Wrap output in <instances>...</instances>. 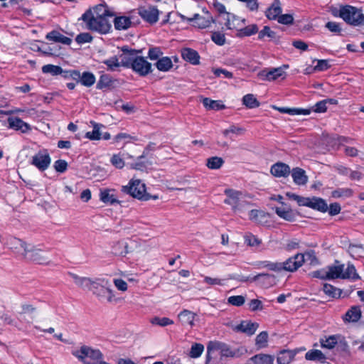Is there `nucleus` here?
<instances>
[{
    "instance_id": "f257e3e1",
    "label": "nucleus",
    "mask_w": 364,
    "mask_h": 364,
    "mask_svg": "<svg viewBox=\"0 0 364 364\" xmlns=\"http://www.w3.org/2000/svg\"><path fill=\"white\" fill-rule=\"evenodd\" d=\"M114 14L107 6L99 4L88 9L82 16L88 30L100 34H107L112 28V21Z\"/></svg>"
},
{
    "instance_id": "f03ea898",
    "label": "nucleus",
    "mask_w": 364,
    "mask_h": 364,
    "mask_svg": "<svg viewBox=\"0 0 364 364\" xmlns=\"http://www.w3.org/2000/svg\"><path fill=\"white\" fill-rule=\"evenodd\" d=\"M225 194L227 196L224 200L225 203L231 205L233 212L241 218L249 213L253 207V204L248 200V197L240 191L226 189Z\"/></svg>"
},
{
    "instance_id": "7ed1b4c3",
    "label": "nucleus",
    "mask_w": 364,
    "mask_h": 364,
    "mask_svg": "<svg viewBox=\"0 0 364 364\" xmlns=\"http://www.w3.org/2000/svg\"><path fill=\"white\" fill-rule=\"evenodd\" d=\"M344 264H340L338 261H336L335 264L327 267V278L328 279H351L356 280L360 279V276L356 272V269L353 264H348L346 270H344ZM326 276V274H325Z\"/></svg>"
},
{
    "instance_id": "20e7f679",
    "label": "nucleus",
    "mask_w": 364,
    "mask_h": 364,
    "mask_svg": "<svg viewBox=\"0 0 364 364\" xmlns=\"http://www.w3.org/2000/svg\"><path fill=\"white\" fill-rule=\"evenodd\" d=\"M72 354L83 364H109L102 360L103 355L100 350L87 346H82L79 349L73 350Z\"/></svg>"
},
{
    "instance_id": "39448f33",
    "label": "nucleus",
    "mask_w": 364,
    "mask_h": 364,
    "mask_svg": "<svg viewBox=\"0 0 364 364\" xmlns=\"http://www.w3.org/2000/svg\"><path fill=\"white\" fill-rule=\"evenodd\" d=\"M122 191L139 200H149L152 198L149 193H146L145 184L139 179H131L127 186L122 187ZM153 198L156 199L158 197L155 196Z\"/></svg>"
},
{
    "instance_id": "423d86ee",
    "label": "nucleus",
    "mask_w": 364,
    "mask_h": 364,
    "mask_svg": "<svg viewBox=\"0 0 364 364\" xmlns=\"http://www.w3.org/2000/svg\"><path fill=\"white\" fill-rule=\"evenodd\" d=\"M339 16L349 24L364 25V14L356 7L349 5L342 6L339 10Z\"/></svg>"
},
{
    "instance_id": "0eeeda50",
    "label": "nucleus",
    "mask_w": 364,
    "mask_h": 364,
    "mask_svg": "<svg viewBox=\"0 0 364 364\" xmlns=\"http://www.w3.org/2000/svg\"><path fill=\"white\" fill-rule=\"evenodd\" d=\"M90 291L100 301L106 299L109 304L117 303L119 301V299L116 298L114 291L111 288L101 285L96 281H94L91 288H90Z\"/></svg>"
},
{
    "instance_id": "6e6552de",
    "label": "nucleus",
    "mask_w": 364,
    "mask_h": 364,
    "mask_svg": "<svg viewBox=\"0 0 364 364\" xmlns=\"http://www.w3.org/2000/svg\"><path fill=\"white\" fill-rule=\"evenodd\" d=\"M23 259L38 264H48L50 262L47 253L30 244L24 252Z\"/></svg>"
},
{
    "instance_id": "1a4fd4ad",
    "label": "nucleus",
    "mask_w": 364,
    "mask_h": 364,
    "mask_svg": "<svg viewBox=\"0 0 364 364\" xmlns=\"http://www.w3.org/2000/svg\"><path fill=\"white\" fill-rule=\"evenodd\" d=\"M207 362L212 358V355L218 353L222 357H234L235 353L230 347L220 341H210L207 346Z\"/></svg>"
},
{
    "instance_id": "9d476101",
    "label": "nucleus",
    "mask_w": 364,
    "mask_h": 364,
    "mask_svg": "<svg viewBox=\"0 0 364 364\" xmlns=\"http://www.w3.org/2000/svg\"><path fill=\"white\" fill-rule=\"evenodd\" d=\"M51 159L48 150L43 149L38 151L32 157L31 164L38 170L43 171L50 166Z\"/></svg>"
},
{
    "instance_id": "9b49d317",
    "label": "nucleus",
    "mask_w": 364,
    "mask_h": 364,
    "mask_svg": "<svg viewBox=\"0 0 364 364\" xmlns=\"http://www.w3.org/2000/svg\"><path fill=\"white\" fill-rule=\"evenodd\" d=\"M241 282H256L257 284L264 287H269L276 284V277L273 274L261 273L255 275L252 278L242 277L240 279Z\"/></svg>"
},
{
    "instance_id": "f8f14e48",
    "label": "nucleus",
    "mask_w": 364,
    "mask_h": 364,
    "mask_svg": "<svg viewBox=\"0 0 364 364\" xmlns=\"http://www.w3.org/2000/svg\"><path fill=\"white\" fill-rule=\"evenodd\" d=\"M138 14L145 21L154 24L159 20V11L154 6H141L138 9Z\"/></svg>"
},
{
    "instance_id": "ddd939ff",
    "label": "nucleus",
    "mask_w": 364,
    "mask_h": 364,
    "mask_svg": "<svg viewBox=\"0 0 364 364\" xmlns=\"http://www.w3.org/2000/svg\"><path fill=\"white\" fill-rule=\"evenodd\" d=\"M132 68L141 76H146L152 71L151 64L138 55L134 58Z\"/></svg>"
},
{
    "instance_id": "4468645a",
    "label": "nucleus",
    "mask_w": 364,
    "mask_h": 364,
    "mask_svg": "<svg viewBox=\"0 0 364 364\" xmlns=\"http://www.w3.org/2000/svg\"><path fill=\"white\" fill-rule=\"evenodd\" d=\"M287 68L288 65H284L283 67L272 68L270 70H263L260 71L257 75L263 80H276L280 77H284V68Z\"/></svg>"
},
{
    "instance_id": "2eb2a0df",
    "label": "nucleus",
    "mask_w": 364,
    "mask_h": 364,
    "mask_svg": "<svg viewBox=\"0 0 364 364\" xmlns=\"http://www.w3.org/2000/svg\"><path fill=\"white\" fill-rule=\"evenodd\" d=\"M122 50V53L119 57L120 66L132 68L134 58H136L138 53H141V50H129L127 48H123Z\"/></svg>"
},
{
    "instance_id": "dca6fc26",
    "label": "nucleus",
    "mask_w": 364,
    "mask_h": 364,
    "mask_svg": "<svg viewBox=\"0 0 364 364\" xmlns=\"http://www.w3.org/2000/svg\"><path fill=\"white\" fill-rule=\"evenodd\" d=\"M29 245L17 237H11L8 241V245L12 252L22 257H23L24 252H26Z\"/></svg>"
},
{
    "instance_id": "f3484780",
    "label": "nucleus",
    "mask_w": 364,
    "mask_h": 364,
    "mask_svg": "<svg viewBox=\"0 0 364 364\" xmlns=\"http://www.w3.org/2000/svg\"><path fill=\"white\" fill-rule=\"evenodd\" d=\"M304 263V257L302 254H297L282 262L284 270L287 272L296 271Z\"/></svg>"
},
{
    "instance_id": "a211bd4d",
    "label": "nucleus",
    "mask_w": 364,
    "mask_h": 364,
    "mask_svg": "<svg viewBox=\"0 0 364 364\" xmlns=\"http://www.w3.org/2000/svg\"><path fill=\"white\" fill-rule=\"evenodd\" d=\"M7 122L9 128L21 131L22 133H26L31 130L30 125L17 117H9Z\"/></svg>"
},
{
    "instance_id": "6ab92c4d",
    "label": "nucleus",
    "mask_w": 364,
    "mask_h": 364,
    "mask_svg": "<svg viewBox=\"0 0 364 364\" xmlns=\"http://www.w3.org/2000/svg\"><path fill=\"white\" fill-rule=\"evenodd\" d=\"M271 173L275 177H287L290 173V167L282 162H277L271 167Z\"/></svg>"
},
{
    "instance_id": "aec40b11",
    "label": "nucleus",
    "mask_w": 364,
    "mask_h": 364,
    "mask_svg": "<svg viewBox=\"0 0 364 364\" xmlns=\"http://www.w3.org/2000/svg\"><path fill=\"white\" fill-rule=\"evenodd\" d=\"M259 327L257 323H253L250 321H242L239 325L235 326L233 329L236 331H241L249 336L253 335Z\"/></svg>"
},
{
    "instance_id": "412c9836",
    "label": "nucleus",
    "mask_w": 364,
    "mask_h": 364,
    "mask_svg": "<svg viewBox=\"0 0 364 364\" xmlns=\"http://www.w3.org/2000/svg\"><path fill=\"white\" fill-rule=\"evenodd\" d=\"M191 20L194 22V26L198 28H208L212 23L215 21L213 17L208 14V12H206L205 16L196 14L194 18Z\"/></svg>"
},
{
    "instance_id": "4be33fe9",
    "label": "nucleus",
    "mask_w": 364,
    "mask_h": 364,
    "mask_svg": "<svg viewBox=\"0 0 364 364\" xmlns=\"http://www.w3.org/2000/svg\"><path fill=\"white\" fill-rule=\"evenodd\" d=\"M113 250L114 251V254L125 257L129 253L133 251L132 247L130 246L129 242L125 241H117L113 245Z\"/></svg>"
},
{
    "instance_id": "5701e85b",
    "label": "nucleus",
    "mask_w": 364,
    "mask_h": 364,
    "mask_svg": "<svg viewBox=\"0 0 364 364\" xmlns=\"http://www.w3.org/2000/svg\"><path fill=\"white\" fill-rule=\"evenodd\" d=\"M114 190L113 189H101L100 192V199L102 202L107 204L119 203V200H117L115 195L113 193Z\"/></svg>"
},
{
    "instance_id": "b1692460",
    "label": "nucleus",
    "mask_w": 364,
    "mask_h": 364,
    "mask_svg": "<svg viewBox=\"0 0 364 364\" xmlns=\"http://www.w3.org/2000/svg\"><path fill=\"white\" fill-rule=\"evenodd\" d=\"M183 58L193 65H198L200 56L197 51L191 48H183L181 50Z\"/></svg>"
},
{
    "instance_id": "393cba45",
    "label": "nucleus",
    "mask_w": 364,
    "mask_h": 364,
    "mask_svg": "<svg viewBox=\"0 0 364 364\" xmlns=\"http://www.w3.org/2000/svg\"><path fill=\"white\" fill-rule=\"evenodd\" d=\"M196 316V314L189 310H183L178 315V318L182 325H188L193 327Z\"/></svg>"
},
{
    "instance_id": "a878e982",
    "label": "nucleus",
    "mask_w": 364,
    "mask_h": 364,
    "mask_svg": "<svg viewBox=\"0 0 364 364\" xmlns=\"http://www.w3.org/2000/svg\"><path fill=\"white\" fill-rule=\"evenodd\" d=\"M362 316V311L359 306H352L343 316L346 322H357Z\"/></svg>"
},
{
    "instance_id": "bb28decb",
    "label": "nucleus",
    "mask_w": 364,
    "mask_h": 364,
    "mask_svg": "<svg viewBox=\"0 0 364 364\" xmlns=\"http://www.w3.org/2000/svg\"><path fill=\"white\" fill-rule=\"evenodd\" d=\"M225 26L228 29H237L243 26L245 23V19H240L233 14L227 13Z\"/></svg>"
},
{
    "instance_id": "cd10ccee",
    "label": "nucleus",
    "mask_w": 364,
    "mask_h": 364,
    "mask_svg": "<svg viewBox=\"0 0 364 364\" xmlns=\"http://www.w3.org/2000/svg\"><path fill=\"white\" fill-rule=\"evenodd\" d=\"M90 124H92L93 129L92 132H87L85 136L92 141L100 140L102 139V132L100 130L104 125L93 121H91Z\"/></svg>"
},
{
    "instance_id": "c85d7f7f",
    "label": "nucleus",
    "mask_w": 364,
    "mask_h": 364,
    "mask_svg": "<svg viewBox=\"0 0 364 364\" xmlns=\"http://www.w3.org/2000/svg\"><path fill=\"white\" fill-rule=\"evenodd\" d=\"M282 13L281 3L279 0H274L271 6L266 11V16L271 20L278 18Z\"/></svg>"
},
{
    "instance_id": "c756f323",
    "label": "nucleus",
    "mask_w": 364,
    "mask_h": 364,
    "mask_svg": "<svg viewBox=\"0 0 364 364\" xmlns=\"http://www.w3.org/2000/svg\"><path fill=\"white\" fill-rule=\"evenodd\" d=\"M70 276L72 277V279L74 281V283L81 287V288H87L90 290V288H91L94 281H92L91 279L79 276L76 274H70Z\"/></svg>"
},
{
    "instance_id": "7c9ffc66",
    "label": "nucleus",
    "mask_w": 364,
    "mask_h": 364,
    "mask_svg": "<svg viewBox=\"0 0 364 364\" xmlns=\"http://www.w3.org/2000/svg\"><path fill=\"white\" fill-rule=\"evenodd\" d=\"M291 176L294 183L298 185H304L307 182V176L305 174V171L300 168H293L291 171Z\"/></svg>"
},
{
    "instance_id": "2f4dec72",
    "label": "nucleus",
    "mask_w": 364,
    "mask_h": 364,
    "mask_svg": "<svg viewBox=\"0 0 364 364\" xmlns=\"http://www.w3.org/2000/svg\"><path fill=\"white\" fill-rule=\"evenodd\" d=\"M309 207L323 213L328 210L326 202L323 199L316 197L311 198Z\"/></svg>"
},
{
    "instance_id": "473e14b6",
    "label": "nucleus",
    "mask_w": 364,
    "mask_h": 364,
    "mask_svg": "<svg viewBox=\"0 0 364 364\" xmlns=\"http://www.w3.org/2000/svg\"><path fill=\"white\" fill-rule=\"evenodd\" d=\"M249 218L255 223H262L266 222L267 215L262 210L251 208L249 213Z\"/></svg>"
},
{
    "instance_id": "72a5a7b5",
    "label": "nucleus",
    "mask_w": 364,
    "mask_h": 364,
    "mask_svg": "<svg viewBox=\"0 0 364 364\" xmlns=\"http://www.w3.org/2000/svg\"><path fill=\"white\" fill-rule=\"evenodd\" d=\"M323 143L326 146L334 148L339 145L341 142L346 141L345 137H337L336 136H330L328 134H323L322 137Z\"/></svg>"
},
{
    "instance_id": "f704fd0d",
    "label": "nucleus",
    "mask_w": 364,
    "mask_h": 364,
    "mask_svg": "<svg viewBox=\"0 0 364 364\" xmlns=\"http://www.w3.org/2000/svg\"><path fill=\"white\" fill-rule=\"evenodd\" d=\"M273 108L278 110L282 113H287L291 115L295 114H304L307 115L311 113V109H296V108H287V107H277L276 106H273Z\"/></svg>"
},
{
    "instance_id": "c9c22d12",
    "label": "nucleus",
    "mask_w": 364,
    "mask_h": 364,
    "mask_svg": "<svg viewBox=\"0 0 364 364\" xmlns=\"http://www.w3.org/2000/svg\"><path fill=\"white\" fill-rule=\"evenodd\" d=\"M46 39L57 43H62L63 44H68V37L62 35L58 31H52L47 33Z\"/></svg>"
},
{
    "instance_id": "e433bc0d",
    "label": "nucleus",
    "mask_w": 364,
    "mask_h": 364,
    "mask_svg": "<svg viewBox=\"0 0 364 364\" xmlns=\"http://www.w3.org/2000/svg\"><path fill=\"white\" fill-rule=\"evenodd\" d=\"M173 63L168 57H162L156 63L157 69L162 72H167L173 68Z\"/></svg>"
},
{
    "instance_id": "4c0bfd02",
    "label": "nucleus",
    "mask_w": 364,
    "mask_h": 364,
    "mask_svg": "<svg viewBox=\"0 0 364 364\" xmlns=\"http://www.w3.org/2000/svg\"><path fill=\"white\" fill-rule=\"evenodd\" d=\"M114 25L117 30H125L130 27L132 21L127 16L116 17L114 19Z\"/></svg>"
},
{
    "instance_id": "58836bf2",
    "label": "nucleus",
    "mask_w": 364,
    "mask_h": 364,
    "mask_svg": "<svg viewBox=\"0 0 364 364\" xmlns=\"http://www.w3.org/2000/svg\"><path fill=\"white\" fill-rule=\"evenodd\" d=\"M305 358L308 360L319 361L321 363H324L326 359V356L319 350L308 351Z\"/></svg>"
},
{
    "instance_id": "ea45409f",
    "label": "nucleus",
    "mask_w": 364,
    "mask_h": 364,
    "mask_svg": "<svg viewBox=\"0 0 364 364\" xmlns=\"http://www.w3.org/2000/svg\"><path fill=\"white\" fill-rule=\"evenodd\" d=\"M203 104L208 109L220 110L225 107L221 101L213 100L207 97L203 99Z\"/></svg>"
},
{
    "instance_id": "a19ab883",
    "label": "nucleus",
    "mask_w": 364,
    "mask_h": 364,
    "mask_svg": "<svg viewBox=\"0 0 364 364\" xmlns=\"http://www.w3.org/2000/svg\"><path fill=\"white\" fill-rule=\"evenodd\" d=\"M224 164V160L219 156H212L206 160V166L209 169H219Z\"/></svg>"
},
{
    "instance_id": "79ce46f5",
    "label": "nucleus",
    "mask_w": 364,
    "mask_h": 364,
    "mask_svg": "<svg viewBox=\"0 0 364 364\" xmlns=\"http://www.w3.org/2000/svg\"><path fill=\"white\" fill-rule=\"evenodd\" d=\"M257 31H258V28H257V25L252 24V25L246 26L243 28L238 29L236 36L240 38L245 37V36H250L252 34L257 33Z\"/></svg>"
},
{
    "instance_id": "37998d69",
    "label": "nucleus",
    "mask_w": 364,
    "mask_h": 364,
    "mask_svg": "<svg viewBox=\"0 0 364 364\" xmlns=\"http://www.w3.org/2000/svg\"><path fill=\"white\" fill-rule=\"evenodd\" d=\"M294 353L290 350H282L277 357L278 364H289L294 358Z\"/></svg>"
},
{
    "instance_id": "c03bdc74",
    "label": "nucleus",
    "mask_w": 364,
    "mask_h": 364,
    "mask_svg": "<svg viewBox=\"0 0 364 364\" xmlns=\"http://www.w3.org/2000/svg\"><path fill=\"white\" fill-rule=\"evenodd\" d=\"M242 104L248 108L252 109L259 106V101L252 94H247L242 98Z\"/></svg>"
},
{
    "instance_id": "a18cd8bd",
    "label": "nucleus",
    "mask_w": 364,
    "mask_h": 364,
    "mask_svg": "<svg viewBox=\"0 0 364 364\" xmlns=\"http://www.w3.org/2000/svg\"><path fill=\"white\" fill-rule=\"evenodd\" d=\"M244 240L247 245L252 247H257L262 244V240L250 232L245 235Z\"/></svg>"
},
{
    "instance_id": "49530a36",
    "label": "nucleus",
    "mask_w": 364,
    "mask_h": 364,
    "mask_svg": "<svg viewBox=\"0 0 364 364\" xmlns=\"http://www.w3.org/2000/svg\"><path fill=\"white\" fill-rule=\"evenodd\" d=\"M255 364H273V357L265 355L259 354L257 355L252 358Z\"/></svg>"
},
{
    "instance_id": "de8ad7c7",
    "label": "nucleus",
    "mask_w": 364,
    "mask_h": 364,
    "mask_svg": "<svg viewBox=\"0 0 364 364\" xmlns=\"http://www.w3.org/2000/svg\"><path fill=\"white\" fill-rule=\"evenodd\" d=\"M276 213L282 218L291 221L294 220V214L290 209H285L284 208H276Z\"/></svg>"
},
{
    "instance_id": "09e8293b",
    "label": "nucleus",
    "mask_w": 364,
    "mask_h": 364,
    "mask_svg": "<svg viewBox=\"0 0 364 364\" xmlns=\"http://www.w3.org/2000/svg\"><path fill=\"white\" fill-rule=\"evenodd\" d=\"M110 163L117 168L122 169L125 166L124 160L121 154H115L110 158Z\"/></svg>"
},
{
    "instance_id": "8fccbe9b",
    "label": "nucleus",
    "mask_w": 364,
    "mask_h": 364,
    "mask_svg": "<svg viewBox=\"0 0 364 364\" xmlns=\"http://www.w3.org/2000/svg\"><path fill=\"white\" fill-rule=\"evenodd\" d=\"M348 252L352 257H363L364 247L362 245H350Z\"/></svg>"
},
{
    "instance_id": "3c124183",
    "label": "nucleus",
    "mask_w": 364,
    "mask_h": 364,
    "mask_svg": "<svg viewBox=\"0 0 364 364\" xmlns=\"http://www.w3.org/2000/svg\"><path fill=\"white\" fill-rule=\"evenodd\" d=\"M268 333L267 331H262L258 334L255 339V344L259 348L267 346Z\"/></svg>"
},
{
    "instance_id": "603ef678",
    "label": "nucleus",
    "mask_w": 364,
    "mask_h": 364,
    "mask_svg": "<svg viewBox=\"0 0 364 364\" xmlns=\"http://www.w3.org/2000/svg\"><path fill=\"white\" fill-rule=\"evenodd\" d=\"M42 72L43 73H50L52 75H58L63 73V70L60 66L48 64L43 66Z\"/></svg>"
},
{
    "instance_id": "864d4df0",
    "label": "nucleus",
    "mask_w": 364,
    "mask_h": 364,
    "mask_svg": "<svg viewBox=\"0 0 364 364\" xmlns=\"http://www.w3.org/2000/svg\"><path fill=\"white\" fill-rule=\"evenodd\" d=\"M204 350L203 345L200 343H194L189 352V356L192 358H197L200 356Z\"/></svg>"
},
{
    "instance_id": "5fc2aeb1",
    "label": "nucleus",
    "mask_w": 364,
    "mask_h": 364,
    "mask_svg": "<svg viewBox=\"0 0 364 364\" xmlns=\"http://www.w3.org/2000/svg\"><path fill=\"white\" fill-rule=\"evenodd\" d=\"M80 82L86 87H90L95 83V77L94 75L90 73H84L81 76Z\"/></svg>"
},
{
    "instance_id": "6e6d98bb",
    "label": "nucleus",
    "mask_w": 364,
    "mask_h": 364,
    "mask_svg": "<svg viewBox=\"0 0 364 364\" xmlns=\"http://www.w3.org/2000/svg\"><path fill=\"white\" fill-rule=\"evenodd\" d=\"M337 343V338L334 336L321 340V346L323 348L332 349Z\"/></svg>"
},
{
    "instance_id": "4d7b16f0",
    "label": "nucleus",
    "mask_w": 364,
    "mask_h": 364,
    "mask_svg": "<svg viewBox=\"0 0 364 364\" xmlns=\"http://www.w3.org/2000/svg\"><path fill=\"white\" fill-rule=\"evenodd\" d=\"M150 322L154 325H159V326H163V327L168 326V325H171L173 323V321L168 318H166V317L160 318V317H157V316L151 318Z\"/></svg>"
},
{
    "instance_id": "13d9d810",
    "label": "nucleus",
    "mask_w": 364,
    "mask_h": 364,
    "mask_svg": "<svg viewBox=\"0 0 364 364\" xmlns=\"http://www.w3.org/2000/svg\"><path fill=\"white\" fill-rule=\"evenodd\" d=\"M323 289L326 295L333 298L336 296H340L341 295V292L338 289H336V287L328 284H325L323 285Z\"/></svg>"
},
{
    "instance_id": "bf43d9fd",
    "label": "nucleus",
    "mask_w": 364,
    "mask_h": 364,
    "mask_svg": "<svg viewBox=\"0 0 364 364\" xmlns=\"http://www.w3.org/2000/svg\"><path fill=\"white\" fill-rule=\"evenodd\" d=\"M104 63L108 67L109 70H115L117 68L120 67V63L119 58L116 56L112 57L104 61Z\"/></svg>"
},
{
    "instance_id": "052dcab7",
    "label": "nucleus",
    "mask_w": 364,
    "mask_h": 364,
    "mask_svg": "<svg viewBox=\"0 0 364 364\" xmlns=\"http://www.w3.org/2000/svg\"><path fill=\"white\" fill-rule=\"evenodd\" d=\"M245 298L243 296H232L228 299V303L235 306H241L245 304Z\"/></svg>"
},
{
    "instance_id": "680f3d73",
    "label": "nucleus",
    "mask_w": 364,
    "mask_h": 364,
    "mask_svg": "<svg viewBox=\"0 0 364 364\" xmlns=\"http://www.w3.org/2000/svg\"><path fill=\"white\" fill-rule=\"evenodd\" d=\"M263 267L277 272L284 270L282 262H263Z\"/></svg>"
},
{
    "instance_id": "e2e57ef3",
    "label": "nucleus",
    "mask_w": 364,
    "mask_h": 364,
    "mask_svg": "<svg viewBox=\"0 0 364 364\" xmlns=\"http://www.w3.org/2000/svg\"><path fill=\"white\" fill-rule=\"evenodd\" d=\"M211 38L215 43L219 46H223L225 43V35L220 32H213Z\"/></svg>"
},
{
    "instance_id": "0e129e2a",
    "label": "nucleus",
    "mask_w": 364,
    "mask_h": 364,
    "mask_svg": "<svg viewBox=\"0 0 364 364\" xmlns=\"http://www.w3.org/2000/svg\"><path fill=\"white\" fill-rule=\"evenodd\" d=\"M245 132V129L242 127H235L234 125L230 127L228 129H225L223 132V134L225 136H228L230 133L235 134L237 135H240L244 134Z\"/></svg>"
},
{
    "instance_id": "69168bd1",
    "label": "nucleus",
    "mask_w": 364,
    "mask_h": 364,
    "mask_svg": "<svg viewBox=\"0 0 364 364\" xmlns=\"http://www.w3.org/2000/svg\"><path fill=\"white\" fill-rule=\"evenodd\" d=\"M92 40V37L89 33H80L75 38V41L79 44L89 43V42H91Z\"/></svg>"
},
{
    "instance_id": "338daca9",
    "label": "nucleus",
    "mask_w": 364,
    "mask_h": 364,
    "mask_svg": "<svg viewBox=\"0 0 364 364\" xmlns=\"http://www.w3.org/2000/svg\"><path fill=\"white\" fill-rule=\"evenodd\" d=\"M54 168L57 172L63 173L67 170L68 163L65 160H57L54 163Z\"/></svg>"
},
{
    "instance_id": "774afa93",
    "label": "nucleus",
    "mask_w": 364,
    "mask_h": 364,
    "mask_svg": "<svg viewBox=\"0 0 364 364\" xmlns=\"http://www.w3.org/2000/svg\"><path fill=\"white\" fill-rule=\"evenodd\" d=\"M115 287L121 291H126L128 289L127 283L122 279L116 278L113 279Z\"/></svg>"
}]
</instances>
